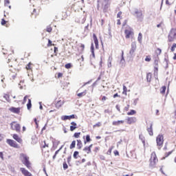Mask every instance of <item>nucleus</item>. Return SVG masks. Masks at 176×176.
Segmentation results:
<instances>
[{"mask_svg": "<svg viewBox=\"0 0 176 176\" xmlns=\"http://www.w3.org/2000/svg\"><path fill=\"white\" fill-rule=\"evenodd\" d=\"M6 142L10 145V146H12V148H17V142H16V141L11 139H7Z\"/></svg>", "mask_w": 176, "mask_h": 176, "instance_id": "11", "label": "nucleus"}, {"mask_svg": "<svg viewBox=\"0 0 176 176\" xmlns=\"http://www.w3.org/2000/svg\"><path fill=\"white\" fill-rule=\"evenodd\" d=\"M164 137L163 135H158L157 138H156V142L157 146H162L163 145V142H164Z\"/></svg>", "mask_w": 176, "mask_h": 176, "instance_id": "6", "label": "nucleus"}, {"mask_svg": "<svg viewBox=\"0 0 176 176\" xmlns=\"http://www.w3.org/2000/svg\"><path fill=\"white\" fill-rule=\"evenodd\" d=\"M100 126H101V122H98L94 125V127H100Z\"/></svg>", "mask_w": 176, "mask_h": 176, "instance_id": "55", "label": "nucleus"}, {"mask_svg": "<svg viewBox=\"0 0 176 176\" xmlns=\"http://www.w3.org/2000/svg\"><path fill=\"white\" fill-rule=\"evenodd\" d=\"M111 153H112V148H109L107 151L108 155H111Z\"/></svg>", "mask_w": 176, "mask_h": 176, "instance_id": "60", "label": "nucleus"}, {"mask_svg": "<svg viewBox=\"0 0 176 176\" xmlns=\"http://www.w3.org/2000/svg\"><path fill=\"white\" fill-rule=\"evenodd\" d=\"M127 93V87H125V85H123V94Z\"/></svg>", "mask_w": 176, "mask_h": 176, "instance_id": "47", "label": "nucleus"}, {"mask_svg": "<svg viewBox=\"0 0 176 176\" xmlns=\"http://www.w3.org/2000/svg\"><path fill=\"white\" fill-rule=\"evenodd\" d=\"M151 79H152V74L148 73L147 75H146L147 82H151Z\"/></svg>", "mask_w": 176, "mask_h": 176, "instance_id": "32", "label": "nucleus"}, {"mask_svg": "<svg viewBox=\"0 0 176 176\" xmlns=\"http://www.w3.org/2000/svg\"><path fill=\"white\" fill-rule=\"evenodd\" d=\"M112 60H113L112 56H109L108 64H107L109 68H111V67H112Z\"/></svg>", "mask_w": 176, "mask_h": 176, "instance_id": "24", "label": "nucleus"}, {"mask_svg": "<svg viewBox=\"0 0 176 176\" xmlns=\"http://www.w3.org/2000/svg\"><path fill=\"white\" fill-rule=\"evenodd\" d=\"M52 30H53V29L52 28V26H51V25L47 26V28H46V29H45V31H46L47 32H49V33L52 32Z\"/></svg>", "mask_w": 176, "mask_h": 176, "instance_id": "38", "label": "nucleus"}, {"mask_svg": "<svg viewBox=\"0 0 176 176\" xmlns=\"http://www.w3.org/2000/svg\"><path fill=\"white\" fill-rule=\"evenodd\" d=\"M10 4V0H4V6H8L9 9H12V6H9Z\"/></svg>", "mask_w": 176, "mask_h": 176, "instance_id": "25", "label": "nucleus"}, {"mask_svg": "<svg viewBox=\"0 0 176 176\" xmlns=\"http://www.w3.org/2000/svg\"><path fill=\"white\" fill-rule=\"evenodd\" d=\"M166 89H167V87L166 86H163L161 89H160V93L161 94H164V93H166Z\"/></svg>", "mask_w": 176, "mask_h": 176, "instance_id": "35", "label": "nucleus"}, {"mask_svg": "<svg viewBox=\"0 0 176 176\" xmlns=\"http://www.w3.org/2000/svg\"><path fill=\"white\" fill-rule=\"evenodd\" d=\"M124 54V52L122 51V56L120 62V64L122 65V67H123V65H124V63H126V61L124 60V56H123Z\"/></svg>", "mask_w": 176, "mask_h": 176, "instance_id": "18", "label": "nucleus"}, {"mask_svg": "<svg viewBox=\"0 0 176 176\" xmlns=\"http://www.w3.org/2000/svg\"><path fill=\"white\" fill-rule=\"evenodd\" d=\"M139 100H140L139 98L135 99L134 101H133V105H137Z\"/></svg>", "mask_w": 176, "mask_h": 176, "instance_id": "49", "label": "nucleus"}, {"mask_svg": "<svg viewBox=\"0 0 176 176\" xmlns=\"http://www.w3.org/2000/svg\"><path fill=\"white\" fill-rule=\"evenodd\" d=\"M124 34H125V38L126 39H129L130 38H133V36H134V32L133 31L132 29L125 30Z\"/></svg>", "mask_w": 176, "mask_h": 176, "instance_id": "4", "label": "nucleus"}, {"mask_svg": "<svg viewBox=\"0 0 176 176\" xmlns=\"http://www.w3.org/2000/svg\"><path fill=\"white\" fill-rule=\"evenodd\" d=\"M3 98L6 100V101H9L10 96L8 94H5Z\"/></svg>", "mask_w": 176, "mask_h": 176, "instance_id": "46", "label": "nucleus"}, {"mask_svg": "<svg viewBox=\"0 0 176 176\" xmlns=\"http://www.w3.org/2000/svg\"><path fill=\"white\" fill-rule=\"evenodd\" d=\"M26 69H31V63H28L26 65Z\"/></svg>", "mask_w": 176, "mask_h": 176, "instance_id": "52", "label": "nucleus"}, {"mask_svg": "<svg viewBox=\"0 0 176 176\" xmlns=\"http://www.w3.org/2000/svg\"><path fill=\"white\" fill-rule=\"evenodd\" d=\"M137 50V45H131V50H130V51H129V56H131V57H135V51Z\"/></svg>", "mask_w": 176, "mask_h": 176, "instance_id": "9", "label": "nucleus"}, {"mask_svg": "<svg viewBox=\"0 0 176 176\" xmlns=\"http://www.w3.org/2000/svg\"><path fill=\"white\" fill-rule=\"evenodd\" d=\"M27 96H25L24 98H23V104H24L25 102H27Z\"/></svg>", "mask_w": 176, "mask_h": 176, "instance_id": "59", "label": "nucleus"}, {"mask_svg": "<svg viewBox=\"0 0 176 176\" xmlns=\"http://www.w3.org/2000/svg\"><path fill=\"white\" fill-rule=\"evenodd\" d=\"M20 107H11L9 109V111L13 113H20Z\"/></svg>", "mask_w": 176, "mask_h": 176, "instance_id": "14", "label": "nucleus"}, {"mask_svg": "<svg viewBox=\"0 0 176 176\" xmlns=\"http://www.w3.org/2000/svg\"><path fill=\"white\" fill-rule=\"evenodd\" d=\"M114 155H115V156H118V155H119V151H114Z\"/></svg>", "mask_w": 176, "mask_h": 176, "instance_id": "62", "label": "nucleus"}, {"mask_svg": "<svg viewBox=\"0 0 176 176\" xmlns=\"http://www.w3.org/2000/svg\"><path fill=\"white\" fill-rule=\"evenodd\" d=\"M40 10L39 9H34L33 11L31 12V17L32 19H36L38 16H39L40 13Z\"/></svg>", "mask_w": 176, "mask_h": 176, "instance_id": "10", "label": "nucleus"}, {"mask_svg": "<svg viewBox=\"0 0 176 176\" xmlns=\"http://www.w3.org/2000/svg\"><path fill=\"white\" fill-rule=\"evenodd\" d=\"M94 50H95L94 45H91V57L92 56L93 58H96V54H94Z\"/></svg>", "mask_w": 176, "mask_h": 176, "instance_id": "21", "label": "nucleus"}, {"mask_svg": "<svg viewBox=\"0 0 176 176\" xmlns=\"http://www.w3.org/2000/svg\"><path fill=\"white\" fill-rule=\"evenodd\" d=\"M139 138L141 140L142 144L145 145V138L142 135H140Z\"/></svg>", "mask_w": 176, "mask_h": 176, "instance_id": "37", "label": "nucleus"}, {"mask_svg": "<svg viewBox=\"0 0 176 176\" xmlns=\"http://www.w3.org/2000/svg\"><path fill=\"white\" fill-rule=\"evenodd\" d=\"M135 14H137L138 17H142V11H140L138 10H136L135 11Z\"/></svg>", "mask_w": 176, "mask_h": 176, "instance_id": "26", "label": "nucleus"}, {"mask_svg": "<svg viewBox=\"0 0 176 176\" xmlns=\"http://www.w3.org/2000/svg\"><path fill=\"white\" fill-rule=\"evenodd\" d=\"M118 19H122V11H120L117 14Z\"/></svg>", "mask_w": 176, "mask_h": 176, "instance_id": "48", "label": "nucleus"}, {"mask_svg": "<svg viewBox=\"0 0 176 176\" xmlns=\"http://www.w3.org/2000/svg\"><path fill=\"white\" fill-rule=\"evenodd\" d=\"M99 65H100V68H102V57L100 58Z\"/></svg>", "mask_w": 176, "mask_h": 176, "instance_id": "51", "label": "nucleus"}, {"mask_svg": "<svg viewBox=\"0 0 176 176\" xmlns=\"http://www.w3.org/2000/svg\"><path fill=\"white\" fill-rule=\"evenodd\" d=\"M92 41L95 43V45H98V38H97V35L96 34H93Z\"/></svg>", "mask_w": 176, "mask_h": 176, "instance_id": "19", "label": "nucleus"}, {"mask_svg": "<svg viewBox=\"0 0 176 176\" xmlns=\"http://www.w3.org/2000/svg\"><path fill=\"white\" fill-rule=\"evenodd\" d=\"M63 104H64V102H63V101L59 100L57 102V103L56 104V108H61Z\"/></svg>", "mask_w": 176, "mask_h": 176, "instance_id": "28", "label": "nucleus"}, {"mask_svg": "<svg viewBox=\"0 0 176 176\" xmlns=\"http://www.w3.org/2000/svg\"><path fill=\"white\" fill-rule=\"evenodd\" d=\"M124 123V120H118V121H113L112 122L113 126H120V124H123Z\"/></svg>", "mask_w": 176, "mask_h": 176, "instance_id": "17", "label": "nucleus"}, {"mask_svg": "<svg viewBox=\"0 0 176 176\" xmlns=\"http://www.w3.org/2000/svg\"><path fill=\"white\" fill-rule=\"evenodd\" d=\"M146 124H149V126H146V131L149 135H153V122L152 121H146Z\"/></svg>", "mask_w": 176, "mask_h": 176, "instance_id": "2", "label": "nucleus"}, {"mask_svg": "<svg viewBox=\"0 0 176 176\" xmlns=\"http://www.w3.org/2000/svg\"><path fill=\"white\" fill-rule=\"evenodd\" d=\"M113 98H116V97H120V96H119V94H118V93H116V94H115L114 95H113Z\"/></svg>", "mask_w": 176, "mask_h": 176, "instance_id": "63", "label": "nucleus"}, {"mask_svg": "<svg viewBox=\"0 0 176 176\" xmlns=\"http://www.w3.org/2000/svg\"><path fill=\"white\" fill-rule=\"evenodd\" d=\"M171 153H173V151H169L168 153H166L165 157H164L163 159H166V157H168V156H170V155H171Z\"/></svg>", "mask_w": 176, "mask_h": 176, "instance_id": "44", "label": "nucleus"}, {"mask_svg": "<svg viewBox=\"0 0 176 176\" xmlns=\"http://www.w3.org/2000/svg\"><path fill=\"white\" fill-rule=\"evenodd\" d=\"M47 146V148H49V144H46V142L44 141V145L43 146V148H45Z\"/></svg>", "mask_w": 176, "mask_h": 176, "instance_id": "57", "label": "nucleus"}, {"mask_svg": "<svg viewBox=\"0 0 176 176\" xmlns=\"http://www.w3.org/2000/svg\"><path fill=\"white\" fill-rule=\"evenodd\" d=\"M76 145V141L73 140L72 142V144H70L69 148H70L71 149H74V148H75Z\"/></svg>", "mask_w": 176, "mask_h": 176, "instance_id": "34", "label": "nucleus"}, {"mask_svg": "<svg viewBox=\"0 0 176 176\" xmlns=\"http://www.w3.org/2000/svg\"><path fill=\"white\" fill-rule=\"evenodd\" d=\"M135 122H137V118L135 117H131V118H128L127 119L128 124H133V123H135Z\"/></svg>", "mask_w": 176, "mask_h": 176, "instance_id": "13", "label": "nucleus"}, {"mask_svg": "<svg viewBox=\"0 0 176 176\" xmlns=\"http://www.w3.org/2000/svg\"><path fill=\"white\" fill-rule=\"evenodd\" d=\"M0 157L3 160V153L2 152H0Z\"/></svg>", "mask_w": 176, "mask_h": 176, "instance_id": "64", "label": "nucleus"}, {"mask_svg": "<svg viewBox=\"0 0 176 176\" xmlns=\"http://www.w3.org/2000/svg\"><path fill=\"white\" fill-rule=\"evenodd\" d=\"M138 41L140 43H142V33H139Z\"/></svg>", "mask_w": 176, "mask_h": 176, "instance_id": "31", "label": "nucleus"}, {"mask_svg": "<svg viewBox=\"0 0 176 176\" xmlns=\"http://www.w3.org/2000/svg\"><path fill=\"white\" fill-rule=\"evenodd\" d=\"M105 3L104 5L102 6V10L104 13H108V10H109V7L111 6V3H109V0H104Z\"/></svg>", "mask_w": 176, "mask_h": 176, "instance_id": "5", "label": "nucleus"}, {"mask_svg": "<svg viewBox=\"0 0 176 176\" xmlns=\"http://www.w3.org/2000/svg\"><path fill=\"white\" fill-rule=\"evenodd\" d=\"M71 159H72L71 155L67 157V163H68V164H69V163L71 162Z\"/></svg>", "mask_w": 176, "mask_h": 176, "instance_id": "58", "label": "nucleus"}, {"mask_svg": "<svg viewBox=\"0 0 176 176\" xmlns=\"http://www.w3.org/2000/svg\"><path fill=\"white\" fill-rule=\"evenodd\" d=\"M32 104L31 103V99H28V102L27 104V108L28 110L31 109Z\"/></svg>", "mask_w": 176, "mask_h": 176, "instance_id": "33", "label": "nucleus"}, {"mask_svg": "<svg viewBox=\"0 0 176 176\" xmlns=\"http://www.w3.org/2000/svg\"><path fill=\"white\" fill-rule=\"evenodd\" d=\"M21 171L25 176H32V174H31V173H30L27 169L24 168H21Z\"/></svg>", "mask_w": 176, "mask_h": 176, "instance_id": "12", "label": "nucleus"}, {"mask_svg": "<svg viewBox=\"0 0 176 176\" xmlns=\"http://www.w3.org/2000/svg\"><path fill=\"white\" fill-rule=\"evenodd\" d=\"M78 155H79V151H74L73 157L74 159H78Z\"/></svg>", "mask_w": 176, "mask_h": 176, "instance_id": "40", "label": "nucleus"}, {"mask_svg": "<svg viewBox=\"0 0 176 176\" xmlns=\"http://www.w3.org/2000/svg\"><path fill=\"white\" fill-rule=\"evenodd\" d=\"M82 146H83V143H82V140H77V148L78 149H82Z\"/></svg>", "mask_w": 176, "mask_h": 176, "instance_id": "22", "label": "nucleus"}, {"mask_svg": "<svg viewBox=\"0 0 176 176\" xmlns=\"http://www.w3.org/2000/svg\"><path fill=\"white\" fill-rule=\"evenodd\" d=\"M3 54H8V63H10V56H12V53H10L9 51H7L6 52H3Z\"/></svg>", "mask_w": 176, "mask_h": 176, "instance_id": "30", "label": "nucleus"}, {"mask_svg": "<svg viewBox=\"0 0 176 176\" xmlns=\"http://www.w3.org/2000/svg\"><path fill=\"white\" fill-rule=\"evenodd\" d=\"M1 25H4L5 27H9V21H5L4 19H1Z\"/></svg>", "mask_w": 176, "mask_h": 176, "instance_id": "20", "label": "nucleus"}, {"mask_svg": "<svg viewBox=\"0 0 176 176\" xmlns=\"http://www.w3.org/2000/svg\"><path fill=\"white\" fill-rule=\"evenodd\" d=\"M157 56H160L162 54V50L160 48H157L156 50Z\"/></svg>", "mask_w": 176, "mask_h": 176, "instance_id": "42", "label": "nucleus"}, {"mask_svg": "<svg viewBox=\"0 0 176 176\" xmlns=\"http://www.w3.org/2000/svg\"><path fill=\"white\" fill-rule=\"evenodd\" d=\"M83 151H84V152H87V154L91 153V148H90V147L85 146L83 148Z\"/></svg>", "mask_w": 176, "mask_h": 176, "instance_id": "27", "label": "nucleus"}, {"mask_svg": "<svg viewBox=\"0 0 176 176\" xmlns=\"http://www.w3.org/2000/svg\"><path fill=\"white\" fill-rule=\"evenodd\" d=\"M12 138H14V140H15V141H17V142H19V144H21L23 142V140H21V138L19 137L18 134H14Z\"/></svg>", "mask_w": 176, "mask_h": 176, "instance_id": "15", "label": "nucleus"}, {"mask_svg": "<svg viewBox=\"0 0 176 176\" xmlns=\"http://www.w3.org/2000/svg\"><path fill=\"white\" fill-rule=\"evenodd\" d=\"M91 141V139L90 138V135H86V140H85V144H87V142H90Z\"/></svg>", "mask_w": 176, "mask_h": 176, "instance_id": "36", "label": "nucleus"}, {"mask_svg": "<svg viewBox=\"0 0 176 176\" xmlns=\"http://www.w3.org/2000/svg\"><path fill=\"white\" fill-rule=\"evenodd\" d=\"M72 67V65L71 63H67L65 65V68H67V69H69Z\"/></svg>", "mask_w": 176, "mask_h": 176, "instance_id": "43", "label": "nucleus"}, {"mask_svg": "<svg viewBox=\"0 0 176 176\" xmlns=\"http://www.w3.org/2000/svg\"><path fill=\"white\" fill-rule=\"evenodd\" d=\"M68 168V164H67L66 162H63V169L67 170Z\"/></svg>", "mask_w": 176, "mask_h": 176, "instance_id": "45", "label": "nucleus"}, {"mask_svg": "<svg viewBox=\"0 0 176 176\" xmlns=\"http://www.w3.org/2000/svg\"><path fill=\"white\" fill-rule=\"evenodd\" d=\"M176 45H173L172 47L170 48L171 52H174L175 50Z\"/></svg>", "mask_w": 176, "mask_h": 176, "instance_id": "54", "label": "nucleus"}, {"mask_svg": "<svg viewBox=\"0 0 176 176\" xmlns=\"http://www.w3.org/2000/svg\"><path fill=\"white\" fill-rule=\"evenodd\" d=\"M74 138H79V137H80V132L75 133L74 134Z\"/></svg>", "mask_w": 176, "mask_h": 176, "instance_id": "41", "label": "nucleus"}, {"mask_svg": "<svg viewBox=\"0 0 176 176\" xmlns=\"http://www.w3.org/2000/svg\"><path fill=\"white\" fill-rule=\"evenodd\" d=\"M52 143H53V148H54V149H56V148H57V146H58V144H60V141L54 140L52 141Z\"/></svg>", "mask_w": 176, "mask_h": 176, "instance_id": "23", "label": "nucleus"}, {"mask_svg": "<svg viewBox=\"0 0 176 176\" xmlns=\"http://www.w3.org/2000/svg\"><path fill=\"white\" fill-rule=\"evenodd\" d=\"M116 109H117L118 111H119L120 112V107L119 106V104H117V105L116 106Z\"/></svg>", "mask_w": 176, "mask_h": 176, "instance_id": "61", "label": "nucleus"}, {"mask_svg": "<svg viewBox=\"0 0 176 176\" xmlns=\"http://www.w3.org/2000/svg\"><path fill=\"white\" fill-rule=\"evenodd\" d=\"M135 113H137V111H135V110H131V112H128L127 115L131 116V115H135Z\"/></svg>", "mask_w": 176, "mask_h": 176, "instance_id": "39", "label": "nucleus"}, {"mask_svg": "<svg viewBox=\"0 0 176 176\" xmlns=\"http://www.w3.org/2000/svg\"><path fill=\"white\" fill-rule=\"evenodd\" d=\"M176 39V28H172L169 32L168 40L169 42H174Z\"/></svg>", "mask_w": 176, "mask_h": 176, "instance_id": "1", "label": "nucleus"}, {"mask_svg": "<svg viewBox=\"0 0 176 176\" xmlns=\"http://www.w3.org/2000/svg\"><path fill=\"white\" fill-rule=\"evenodd\" d=\"M72 126H70V131H74L76 129H78V124L75 122H71Z\"/></svg>", "mask_w": 176, "mask_h": 176, "instance_id": "16", "label": "nucleus"}, {"mask_svg": "<svg viewBox=\"0 0 176 176\" xmlns=\"http://www.w3.org/2000/svg\"><path fill=\"white\" fill-rule=\"evenodd\" d=\"M87 91L85 90L84 91L78 94L77 96H78V97L82 98V97L85 96V95L87 94Z\"/></svg>", "mask_w": 176, "mask_h": 176, "instance_id": "29", "label": "nucleus"}, {"mask_svg": "<svg viewBox=\"0 0 176 176\" xmlns=\"http://www.w3.org/2000/svg\"><path fill=\"white\" fill-rule=\"evenodd\" d=\"M13 123H16L15 122H12L10 123L11 129L12 130H16L18 133L20 132V130H21V126H20V124H16L13 126Z\"/></svg>", "mask_w": 176, "mask_h": 176, "instance_id": "8", "label": "nucleus"}, {"mask_svg": "<svg viewBox=\"0 0 176 176\" xmlns=\"http://www.w3.org/2000/svg\"><path fill=\"white\" fill-rule=\"evenodd\" d=\"M21 156L23 158V164L28 167V168H30L31 163L30 162V157L27 156L25 154H21Z\"/></svg>", "mask_w": 176, "mask_h": 176, "instance_id": "3", "label": "nucleus"}, {"mask_svg": "<svg viewBox=\"0 0 176 176\" xmlns=\"http://www.w3.org/2000/svg\"><path fill=\"white\" fill-rule=\"evenodd\" d=\"M153 160H154L153 162H151L150 163V166H155V164H156V162H155L156 158L154 157Z\"/></svg>", "mask_w": 176, "mask_h": 176, "instance_id": "53", "label": "nucleus"}, {"mask_svg": "<svg viewBox=\"0 0 176 176\" xmlns=\"http://www.w3.org/2000/svg\"><path fill=\"white\" fill-rule=\"evenodd\" d=\"M71 119H78V116L72 114L71 116H62L61 120H71Z\"/></svg>", "mask_w": 176, "mask_h": 176, "instance_id": "7", "label": "nucleus"}, {"mask_svg": "<svg viewBox=\"0 0 176 176\" xmlns=\"http://www.w3.org/2000/svg\"><path fill=\"white\" fill-rule=\"evenodd\" d=\"M57 78L59 79V78H63V73H58Z\"/></svg>", "mask_w": 176, "mask_h": 176, "instance_id": "56", "label": "nucleus"}, {"mask_svg": "<svg viewBox=\"0 0 176 176\" xmlns=\"http://www.w3.org/2000/svg\"><path fill=\"white\" fill-rule=\"evenodd\" d=\"M145 61H147V62H149V61H151V56H147L146 58H145Z\"/></svg>", "mask_w": 176, "mask_h": 176, "instance_id": "50", "label": "nucleus"}]
</instances>
